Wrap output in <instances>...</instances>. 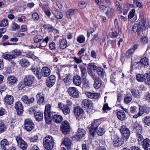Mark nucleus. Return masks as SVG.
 I'll list each match as a JSON object with an SVG mask.
<instances>
[{
	"instance_id": "1",
	"label": "nucleus",
	"mask_w": 150,
	"mask_h": 150,
	"mask_svg": "<svg viewBox=\"0 0 150 150\" xmlns=\"http://www.w3.org/2000/svg\"><path fill=\"white\" fill-rule=\"evenodd\" d=\"M54 141L52 137L50 135L46 136L43 139V144L45 148L50 150L53 147Z\"/></svg>"
},
{
	"instance_id": "2",
	"label": "nucleus",
	"mask_w": 150,
	"mask_h": 150,
	"mask_svg": "<svg viewBox=\"0 0 150 150\" xmlns=\"http://www.w3.org/2000/svg\"><path fill=\"white\" fill-rule=\"evenodd\" d=\"M51 108V105L49 104H47L45 106L44 112L45 120L47 124H50L52 121V116L50 113Z\"/></svg>"
},
{
	"instance_id": "3",
	"label": "nucleus",
	"mask_w": 150,
	"mask_h": 150,
	"mask_svg": "<svg viewBox=\"0 0 150 150\" xmlns=\"http://www.w3.org/2000/svg\"><path fill=\"white\" fill-rule=\"evenodd\" d=\"M24 128L27 131L30 132L35 127V125L30 119H25L23 124Z\"/></svg>"
},
{
	"instance_id": "4",
	"label": "nucleus",
	"mask_w": 150,
	"mask_h": 150,
	"mask_svg": "<svg viewBox=\"0 0 150 150\" xmlns=\"http://www.w3.org/2000/svg\"><path fill=\"white\" fill-rule=\"evenodd\" d=\"M35 77L32 75H25L24 77L23 82L26 86L28 87H31L34 83Z\"/></svg>"
},
{
	"instance_id": "5",
	"label": "nucleus",
	"mask_w": 150,
	"mask_h": 150,
	"mask_svg": "<svg viewBox=\"0 0 150 150\" xmlns=\"http://www.w3.org/2000/svg\"><path fill=\"white\" fill-rule=\"evenodd\" d=\"M99 121V120H95L91 123L89 132L90 135L92 137H94L95 135V130L99 127L100 125Z\"/></svg>"
},
{
	"instance_id": "6",
	"label": "nucleus",
	"mask_w": 150,
	"mask_h": 150,
	"mask_svg": "<svg viewBox=\"0 0 150 150\" xmlns=\"http://www.w3.org/2000/svg\"><path fill=\"white\" fill-rule=\"evenodd\" d=\"M74 112L76 119L78 120L81 119L84 114L83 110L79 106H76L74 108Z\"/></svg>"
},
{
	"instance_id": "7",
	"label": "nucleus",
	"mask_w": 150,
	"mask_h": 150,
	"mask_svg": "<svg viewBox=\"0 0 150 150\" xmlns=\"http://www.w3.org/2000/svg\"><path fill=\"white\" fill-rule=\"evenodd\" d=\"M1 56L4 59L10 62L11 66H14L16 65V63L14 62V60L16 58V56L15 55L6 54H3Z\"/></svg>"
},
{
	"instance_id": "8",
	"label": "nucleus",
	"mask_w": 150,
	"mask_h": 150,
	"mask_svg": "<svg viewBox=\"0 0 150 150\" xmlns=\"http://www.w3.org/2000/svg\"><path fill=\"white\" fill-rule=\"evenodd\" d=\"M60 129L63 134L66 135L68 134L70 130V126L67 121H64L60 126Z\"/></svg>"
},
{
	"instance_id": "9",
	"label": "nucleus",
	"mask_w": 150,
	"mask_h": 150,
	"mask_svg": "<svg viewBox=\"0 0 150 150\" xmlns=\"http://www.w3.org/2000/svg\"><path fill=\"white\" fill-rule=\"evenodd\" d=\"M67 92L69 95L74 98H77L79 96V91L76 87H69L68 89Z\"/></svg>"
},
{
	"instance_id": "10",
	"label": "nucleus",
	"mask_w": 150,
	"mask_h": 150,
	"mask_svg": "<svg viewBox=\"0 0 150 150\" xmlns=\"http://www.w3.org/2000/svg\"><path fill=\"white\" fill-rule=\"evenodd\" d=\"M122 137L126 140L127 139L130 135L129 129L125 125H122L120 129Z\"/></svg>"
},
{
	"instance_id": "11",
	"label": "nucleus",
	"mask_w": 150,
	"mask_h": 150,
	"mask_svg": "<svg viewBox=\"0 0 150 150\" xmlns=\"http://www.w3.org/2000/svg\"><path fill=\"white\" fill-rule=\"evenodd\" d=\"M149 60L147 58L145 57L141 59L140 61L138 62L135 63L134 64L137 65V68L140 69L142 67L149 65Z\"/></svg>"
},
{
	"instance_id": "12",
	"label": "nucleus",
	"mask_w": 150,
	"mask_h": 150,
	"mask_svg": "<svg viewBox=\"0 0 150 150\" xmlns=\"http://www.w3.org/2000/svg\"><path fill=\"white\" fill-rule=\"evenodd\" d=\"M58 107L61 109L65 115H69L70 112V108L68 105H64L61 102L58 104Z\"/></svg>"
},
{
	"instance_id": "13",
	"label": "nucleus",
	"mask_w": 150,
	"mask_h": 150,
	"mask_svg": "<svg viewBox=\"0 0 150 150\" xmlns=\"http://www.w3.org/2000/svg\"><path fill=\"white\" fill-rule=\"evenodd\" d=\"M16 140L18 146L23 150H25L27 147L26 143L22 139L21 137L19 136H17Z\"/></svg>"
},
{
	"instance_id": "14",
	"label": "nucleus",
	"mask_w": 150,
	"mask_h": 150,
	"mask_svg": "<svg viewBox=\"0 0 150 150\" xmlns=\"http://www.w3.org/2000/svg\"><path fill=\"white\" fill-rule=\"evenodd\" d=\"M56 81L55 76L54 75H51L47 79L46 85L48 87L51 88L54 85Z\"/></svg>"
},
{
	"instance_id": "15",
	"label": "nucleus",
	"mask_w": 150,
	"mask_h": 150,
	"mask_svg": "<svg viewBox=\"0 0 150 150\" xmlns=\"http://www.w3.org/2000/svg\"><path fill=\"white\" fill-rule=\"evenodd\" d=\"M92 78L94 80L93 86L96 89H98L101 86L102 81L101 79L96 75L91 76Z\"/></svg>"
},
{
	"instance_id": "16",
	"label": "nucleus",
	"mask_w": 150,
	"mask_h": 150,
	"mask_svg": "<svg viewBox=\"0 0 150 150\" xmlns=\"http://www.w3.org/2000/svg\"><path fill=\"white\" fill-rule=\"evenodd\" d=\"M36 98L37 103L39 105H44L45 104L44 95L41 92H39L36 94Z\"/></svg>"
},
{
	"instance_id": "17",
	"label": "nucleus",
	"mask_w": 150,
	"mask_h": 150,
	"mask_svg": "<svg viewBox=\"0 0 150 150\" xmlns=\"http://www.w3.org/2000/svg\"><path fill=\"white\" fill-rule=\"evenodd\" d=\"M15 108L16 110L17 114L21 115L23 112V106L21 102L18 101L16 102L15 105Z\"/></svg>"
},
{
	"instance_id": "18",
	"label": "nucleus",
	"mask_w": 150,
	"mask_h": 150,
	"mask_svg": "<svg viewBox=\"0 0 150 150\" xmlns=\"http://www.w3.org/2000/svg\"><path fill=\"white\" fill-rule=\"evenodd\" d=\"M84 131L83 129H78L77 132L76 133V135L73 137V140H76L77 141L80 140L81 138L83 137L84 134Z\"/></svg>"
},
{
	"instance_id": "19",
	"label": "nucleus",
	"mask_w": 150,
	"mask_h": 150,
	"mask_svg": "<svg viewBox=\"0 0 150 150\" xmlns=\"http://www.w3.org/2000/svg\"><path fill=\"white\" fill-rule=\"evenodd\" d=\"M97 68V67L94 64V63H92L88 64L87 67L88 74L91 76L96 75L95 74H93L92 70H96Z\"/></svg>"
},
{
	"instance_id": "20",
	"label": "nucleus",
	"mask_w": 150,
	"mask_h": 150,
	"mask_svg": "<svg viewBox=\"0 0 150 150\" xmlns=\"http://www.w3.org/2000/svg\"><path fill=\"white\" fill-rule=\"evenodd\" d=\"M18 81L17 78L12 76H9L7 77V83L9 86H13Z\"/></svg>"
},
{
	"instance_id": "21",
	"label": "nucleus",
	"mask_w": 150,
	"mask_h": 150,
	"mask_svg": "<svg viewBox=\"0 0 150 150\" xmlns=\"http://www.w3.org/2000/svg\"><path fill=\"white\" fill-rule=\"evenodd\" d=\"M124 143V141L122 138L116 136L114 138L113 144L114 146H119L122 145Z\"/></svg>"
},
{
	"instance_id": "22",
	"label": "nucleus",
	"mask_w": 150,
	"mask_h": 150,
	"mask_svg": "<svg viewBox=\"0 0 150 150\" xmlns=\"http://www.w3.org/2000/svg\"><path fill=\"white\" fill-rule=\"evenodd\" d=\"M85 94L88 98L90 99L97 98L100 95L99 93H93L90 92H85Z\"/></svg>"
},
{
	"instance_id": "23",
	"label": "nucleus",
	"mask_w": 150,
	"mask_h": 150,
	"mask_svg": "<svg viewBox=\"0 0 150 150\" xmlns=\"http://www.w3.org/2000/svg\"><path fill=\"white\" fill-rule=\"evenodd\" d=\"M9 143L6 139L1 140L0 142V146L2 150H6L8 147H9Z\"/></svg>"
},
{
	"instance_id": "24",
	"label": "nucleus",
	"mask_w": 150,
	"mask_h": 150,
	"mask_svg": "<svg viewBox=\"0 0 150 150\" xmlns=\"http://www.w3.org/2000/svg\"><path fill=\"white\" fill-rule=\"evenodd\" d=\"M41 73L43 76L47 77L50 75L51 70L47 67H45L42 69Z\"/></svg>"
},
{
	"instance_id": "25",
	"label": "nucleus",
	"mask_w": 150,
	"mask_h": 150,
	"mask_svg": "<svg viewBox=\"0 0 150 150\" xmlns=\"http://www.w3.org/2000/svg\"><path fill=\"white\" fill-rule=\"evenodd\" d=\"M73 83L77 86L80 85L82 82L81 78L79 75L74 76L73 79Z\"/></svg>"
},
{
	"instance_id": "26",
	"label": "nucleus",
	"mask_w": 150,
	"mask_h": 150,
	"mask_svg": "<svg viewBox=\"0 0 150 150\" xmlns=\"http://www.w3.org/2000/svg\"><path fill=\"white\" fill-rule=\"evenodd\" d=\"M142 145L143 148L145 150H150V139H144Z\"/></svg>"
},
{
	"instance_id": "27",
	"label": "nucleus",
	"mask_w": 150,
	"mask_h": 150,
	"mask_svg": "<svg viewBox=\"0 0 150 150\" xmlns=\"http://www.w3.org/2000/svg\"><path fill=\"white\" fill-rule=\"evenodd\" d=\"M117 118L121 121L124 120L126 118V115L124 112L120 110L117 112Z\"/></svg>"
},
{
	"instance_id": "28",
	"label": "nucleus",
	"mask_w": 150,
	"mask_h": 150,
	"mask_svg": "<svg viewBox=\"0 0 150 150\" xmlns=\"http://www.w3.org/2000/svg\"><path fill=\"white\" fill-rule=\"evenodd\" d=\"M52 120L57 123H60L63 120L62 117L59 115H53Z\"/></svg>"
},
{
	"instance_id": "29",
	"label": "nucleus",
	"mask_w": 150,
	"mask_h": 150,
	"mask_svg": "<svg viewBox=\"0 0 150 150\" xmlns=\"http://www.w3.org/2000/svg\"><path fill=\"white\" fill-rule=\"evenodd\" d=\"M36 120L38 121H41L43 118V112L40 111H38L35 113L34 115Z\"/></svg>"
},
{
	"instance_id": "30",
	"label": "nucleus",
	"mask_w": 150,
	"mask_h": 150,
	"mask_svg": "<svg viewBox=\"0 0 150 150\" xmlns=\"http://www.w3.org/2000/svg\"><path fill=\"white\" fill-rule=\"evenodd\" d=\"M71 140L67 137H65L62 143L61 146L64 145L68 148L70 149V147L71 146Z\"/></svg>"
},
{
	"instance_id": "31",
	"label": "nucleus",
	"mask_w": 150,
	"mask_h": 150,
	"mask_svg": "<svg viewBox=\"0 0 150 150\" xmlns=\"http://www.w3.org/2000/svg\"><path fill=\"white\" fill-rule=\"evenodd\" d=\"M21 66L23 67L26 68L30 64V62L28 59L24 58H22L21 59L19 62Z\"/></svg>"
},
{
	"instance_id": "32",
	"label": "nucleus",
	"mask_w": 150,
	"mask_h": 150,
	"mask_svg": "<svg viewBox=\"0 0 150 150\" xmlns=\"http://www.w3.org/2000/svg\"><path fill=\"white\" fill-rule=\"evenodd\" d=\"M4 100L6 104L11 105L13 102V97L10 95H7L4 98Z\"/></svg>"
},
{
	"instance_id": "33",
	"label": "nucleus",
	"mask_w": 150,
	"mask_h": 150,
	"mask_svg": "<svg viewBox=\"0 0 150 150\" xmlns=\"http://www.w3.org/2000/svg\"><path fill=\"white\" fill-rule=\"evenodd\" d=\"M134 129L136 130L137 133H141L142 132V127L137 122H135L133 125Z\"/></svg>"
},
{
	"instance_id": "34",
	"label": "nucleus",
	"mask_w": 150,
	"mask_h": 150,
	"mask_svg": "<svg viewBox=\"0 0 150 150\" xmlns=\"http://www.w3.org/2000/svg\"><path fill=\"white\" fill-rule=\"evenodd\" d=\"M42 41L40 43L38 47L40 48L41 47H45L47 45L50 40L48 36H46V38L42 40Z\"/></svg>"
},
{
	"instance_id": "35",
	"label": "nucleus",
	"mask_w": 150,
	"mask_h": 150,
	"mask_svg": "<svg viewBox=\"0 0 150 150\" xmlns=\"http://www.w3.org/2000/svg\"><path fill=\"white\" fill-rule=\"evenodd\" d=\"M105 130L102 126H100L98 128H97L95 131V135L96 132L99 136H102L105 133Z\"/></svg>"
},
{
	"instance_id": "36",
	"label": "nucleus",
	"mask_w": 150,
	"mask_h": 150,
	"mask_svg": "<svg viewBox=\"0 0 150 150\" xmlns=\"http://www.w3.org/2000/svg\"><path fill=\"white\" fill-rule=\"evenodd\" d=\"M64 81L66 85L70 84L72 81V77L70 74H68L64 79Z\"/></svg>"
},
{
	"instance_id": "37",
	"label": "nucleus",
	"mask_w": 150,
	"mask_h": 150,
	"mask_svg": "<svg viewBox=\"0 0 150 150\" xmlns=\"http://www.w3.org/2000/svg\"><path fill=\"white\" fill-rule=\"evenodd\" d=\"M6 129V126L2 120H0V133L4 132Z\"/></svg>"
},
{
	"instance_id": "38",
	"label": "nucleus",
	"mask_w": 150,
	"mask_h": 150,
	"mask_svg": "<svg viewBox=\"0 0 150 150\" xmlns=\"http://www.w3.org/2000/svg\"><path fill=\"white\" fill-rule=\"evenodd\" d=\"M42 40V37L40 35H36L33 38L34 42L35 43L40 42Z\"/></svg>"
},
{
	"instance_id": "39",
	"label": "nucleus",
	"mask_w": 150,
	"mask_h": 150,
	"mask_svg": "<svg viewBox=\"0 0 150 150\" xmlns=\"http://www.w3.org/2000/svg\"><path fill=\"white\" fill-rule=\"evenodd\" d=\"M132 96L130 94H127L125 97L124 99V102L127 104L129 103L132 100Z\"/></svg>"
},
{
	"instance_id": "40",
	"label": "nucleus",
	"mask_w": 150,
	"mask_h": 150,
	"mask_svg": "<svg viewBox=\"0 0 150 150\" xmlns=\"http://www.w3.org/2000/svg\"><path fill=\"white\" fill-rule=\"evenodd\" d=\"M43 27L44 29H47L48 32H53L54 30L53 26L49 24H45Z\"/></svg>"
},
{
	"instance_id": "41",
	"label": "nucleus",
	"mask_w": 150,
	"mask_h": 150,
	"mask_svg": "<svg viewBox=\"0 0 150 150\" xmlns=\"http://www.w3.org/2000/svg\"><path fill=\"white\" fill-rule=\"evenodd\" d=\"M131 92L132 95L136 98H138L140 96V94L138 90L134 89L131 90Z\"/></svg>"
},
{
	"instance_id": "42",
	"label": "nucleus",
	"mask_w": 150,
	"mask_h": 150,
	"mask_svg": "<svg viewBox=\"0 0 150 150\" xmlns=\"http://www.w3.org/2000/svg\"><path fill=\"white\" fill-rule=\"evenodd\" d=\"M98 75L100 77L103 76L105 74V71L103 69L100 67H97L96 70Z\"/></svg>"
},
{
	"instance_id": "43",
	"label": "nucleus",
	"mask_w": 150,
	"mask_h": 150,
	"mask_svg": "<svg viewBox=\"0 0 150 150\" xmlns=\"http://www.w3.org/2000/svg\"><path fill=\"white\" fill-rule=\"evenodd\" d=\"M144 81L146 83L150 85V75L147 73L144 74Z\"/></svg>"
},
{
	"instance_id": "44",
	"label": "nucleus",
	"mask_w": 150,
	"mask_h": 150,
	"mask_svg": "<svg viewBox=\"0 0 150 150\" xmlns=\"http://www.w3.org/2000/svg\"><path fill=\"white\" fill-rule=\"evenodd\" d=\"M67 46V41L65 39H63L61 40L60 43V48L62 49H64Z\"/></svg>"
},
{
	"instance_id": "45",
	"label": "nucleus",
	"mask_w": 150,
	"mask_h": 150,
	"mask_svg": "<svg viewBox=\"0 0 150 150\" xmlns=\"http://www.w3.org/2000/svg\"><path fill=\"white\" fill-rule=\"evenodd\" d=\"M137 80L139 82H142L144 80V74H137L136 75Z\"/></svg>"
},
{
	"instance_id": "46",
	"label": "nucleus",
	"mask_w": 150,
	"mask_h": 150,
	"mask_svg": "<svg viewBox=\"0 0 150 150\" xmlns=\"http://www.w3.org/2000/svg\"><path fill=\"white\" fill-rule=\"evenodd\" d=\"M144 114V110L142 108L139 107V111L137 114L133 116V117L134 118H136L138 117L142 116Z\"/></svg>"
},
{
	"instance_id": "47",
	"label": "nucleus",
	"mask_w": 150,
	"mask_h": 150,
	"mask_svg": "<svg viewBox=\"0 0 150 150\" xmlns=\"http://www.w3.org/2000/svg\"><path fill=\"white\" fill-rule=\"evenodd\" d=\"M143 121L145 125L148 126H150V117L147 116L145 117L143 119Z\"/></svg>"
},
{
	"instance_id": "48",
	"label": "nucleus",
	"mask_w": 150,
	"mask_h": 150,
	"mask_svg": "<svg viewBox=\"0 0 150 150\" xmlns=\"http://www.w3.org/2000/svg\"><path fill=\"white\" fill-rule=\"evenodd\" d=\"M54 15L56 18L59 19H62L63 17V14L60 11L54 12Z\"/></svg>"
},
{
	"instance_id": "49",
	"label": "nucleus",
	"mask_w": 150,
	"mask_h": 150,
	"mask_svg": "<svg viewBox=\"0 0 150 150\" xmlns=\"http://www.w3.org/2000/svg\"><path fill=\"white\" fill-rule=\"evenodd\" d=\"M75 10V9H71L67 11L66 13V15L68 19L70 18L73 15Z\"/></svg>"
},
{
	"instance_id": "50",
	"label": "nucleus",
	"mask_w": 150,
	"mask_h": 150,
	"mask_svg": "<svg viewBox=\"0 0 150 150\" xmlns=\"http://www.w3.org/2000/svg\"><path fill=\"white\" fill-rule=\"evenodd\" d=\"M86 103V105L85 104V107L93 108V105L92 102L89 100L85 99V103Z\"/></svg>"
},
{
	"instance_id": "51",
	"label": "nucleus",
	"mask_w": 150,
	"mask_h": 150,
	"mask_svg": "<svg viewBox=\"0 0 150 150\" xmlns=\"http://www.w3.org/2000/svg\"><path fill=\"white\" fill-rule=\"evenodd\" d=\"M11 53L12 54V55H14L16 56H20L22 54V52L17 49H15L13 50L11 52Z\"/></svg>"
},
{
	"instance_id": "52",
	"label": "nucleus",
	"mask_w": 150,
	"mask_h": 150,
	"mask_svg": "<svg viewBox=\"0 0 150 150\" xmlns=\"http://www.w3.org/2000/svg\"><path fill=\"white\" fill-rule=\"evenodd\" d=\"M8 24V21L7 19H5L3 20L0 24V26L4 27Z\"/></svg>"
},
{
	"instance_id": "53",
	"label": "nucleus",
	"mask_w": 150,
	"mask_h": 150,
	"mask_svg": "<svg viewBox=\"0 0 150 150\" xmlns=\"http://www.w3.org/2000/svg\"><path fill=\"white\" fill-rule=\"evenodd\" d=\"M25 56L28 58H32L34 55L33 52L30 51H27L25 52Z\"/></svg>"
},
{
	"instance_id": "54",
	"label": "nucleus",
	"mask_w": 150,
	"mask_h": 150,
	"mask_svg": "<svg viewBox=\"0 0 150 150\" xmlns=\"http://www.w3.org/2000/svg\"><path fill=\"white\" fill-rule=\"evenodd\" d=\"M134 52V51L132 49H130L127 52L126 55L128 57H131L132 53Z\"/></svg>"
},
{
	"instance_id": "55",
	"label": "nucleus",
	"mask_w": 150,
	"mask_h": 150,
	"mask_svg": "<svg viewBox=\"0 0 150 150\" xmlns=\"http://www.w3.org/2000/svg\"><path fill=\"white\" fill-rule=\"evenodd\" d=\"M135 10L134 9H132L129 12L128 17L129 19H131L134 16Z\"/></svg>"
},
{
	"instance_id": "56",
	"label": "nucleus",
	"mask_w": 150,
	"mask_h": 150,
	"mask_svg": "<svg viewBox=\"0 0 150 150\" xmlns=\"http://www.w3.org/2000/svg\"><path fill=\"white\" fill-rule=\"evenodd\" d=\"M26 86L25 83L24 82L19 83L17 86V87L19 90H21L24 88Z\"/></svg>"
},
{
	"instance_id": "57",
	"label": "nucleus",
	"mask_w": 150,
	"mask_h": 150,
	"mask_svg": "<svg viewBox=\"0 0 150 150\" xmlns=\"http://www.w3.org/2000/svg\"><path fill=\"white\" fill-rule=\"evenodd\" d=\"M137 139L139 143H140V142H142V141L143 139V138L141 134V133H137Z\"/></svg>"
},
{
	"instance_id": "58",
	"label": "nucleus",
	"mask_w": 150,
	"mask_h": 150,
	"mask_svg": "<svg viewBox=\"0 0 150 150\" xmlns=\"http://www.w3.org/2000/svg\"><path fill=\"white\" fill-rule=\"evenodd\" d=\"M56 44L54 42L50 43L49 44L50 49L51 50H56Z\"/></svg>"
},
{
	"instance_id": "59",
	"label": "nucleus",
	"mask_w": 150,
	"mask_h": 150,
	"mask_svg": "<svg viewBox=\"0 0 150 150\" xmlns=\"http://www.w3.org/2000/svg\"><path fill=\"white\" fill-rule=\"evenodd\" d=\"M32 18L35 20H38L39 18L38 14L36 12H34L32 14Z\"/></svg>"
},
{
	"instance_id": "60",
	"label": "nucleus",
	"mask_w": 150,
	"mask_h": 150,
	"mask_svg": "<svg viewBox=\"0 0 150 150\" xmlns=\"http://www.w3.org/2000/svg\"><path fill=\"white\" fill-rule=\"evenodd\" d=\"M146 21L143 18L141 19L140 21L139 24L140 25L142 28L145 26V25L146 23Z\"/></svg>"
},
{
	"instance_id": "61",
	"label": "nucleus",
	"mask_w": 150,
	"mask_h": 150,
	"mask_svg": "<svg viewBox=\"0 0 150 150\" xmlns=\"http://www.w3.org/2000/svg\"><path fill=\"white\" fill-rule=\"evenodd\" d=\"M28 97L26 95L23 96L21 98V100L23 103L27 104Z\"/></svg>"
},
{
	"instance_id": "62",
	"label": "nucleus",
	"mask_w": 150,
	"mask_h": 150,
	"mask_svg": "<svg viewBox=\"0 0 150 150\" xmlns=\"http://www.w3.org/2000/svg\"><path fill=\"white\" fill-rule=\"evenodd\" d=\"M91 83L89 81L85 79V88L87 89H89L91 87Z\"/></svg>"
},
{
	"instance_id": "63",
	"label": "nucleus",
	"mask_w": 150,
	"mask_h": 150,
	"mask_svg": "<svg viewBox=\"0 0 150 150\" xmlns=\"http://www.w3.org/2000/svg\"><path fill=\"white\" fill-rule=\"evenodd\" d=\"M111 108L109 107L107 103H105L103 105L102 109L103 111H105L106 110H110Z\"/></svg>"
},
{
	"instance_id": "64",
	"label": "nucleus",
	"mask_w": 150,
	"mask_h": 150,
	"mask_svg": "<svg viewBox=\"0 0 150 150\" xmlns=\"http://www.w3.org/2000/svg\"><path fill=\"white\" fill-rule=\"evenodd\" d=\"M77 40L79 43H82L84 40L83 36L82 35H80L77 37Z\"/></svg>"
}]
</instances>
